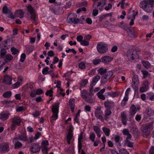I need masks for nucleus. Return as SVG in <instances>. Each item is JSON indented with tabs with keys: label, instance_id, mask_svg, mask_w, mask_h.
Wrapping results in <instances>:
<instances>
[{
	"label": "nucleus",
	"instance_id": "f257e3e1",
	"mask_svg": "<svg viewBox=\"0 0 154 154\" xmlns=\"http://www.w3.org/2000/svg\"><path fill=\"white\" fill-rule=\"evenodd\" d=\"M27 8L28 10V13L26 16V18L29 20H32L33 23H35L37 16L33 8L30 5H27Z\"/></svg>",
	"mask_w": 154,
	"mask_h": 154
},
{
	"label": "nucleus",
	"instance_id": "f03ea898",
	"mask_svg": "<svg viewBox=\"0 0 154 154\" xmlns=\"http://www.w3.org/2000/svg\"><path fill=\"white\" fill-rule=\"evenodd\" d=\"M59 103H57L53 105L52 107V111L53 114L50 119V121L52 123L58 119L59 113Z\"/></svg>",
	"mask_w": 154,
	"mask_h": 154
},
{
	"label": "nucleus",
	"instance_id": "7ed1b4c3",
	"mask_svg": "<svg viewBox=\"0 0 154 154\" xmlns=\"http://www.w3.org/2000/svg\"><path fill=\"white\" fill-rule=\"evenodd\" d=\"M153 129V125L149 124L143 125L141 127V131L143 132V136L146 138L149 135L150 131Z\"/></svg>",
	"mask_w": 154,
	"mask_h": 154
},
{
	"label": "nucleus",
	"instance_id": "20e7f679",
	"mask_svg": "<svg viewBox=\"0 0 154 154\" xmlns=\"http://www.w3.org/2000/svg\"><path fill=\"white\" fill-rule=\"evenodd\" d=\"M140 6L143 10L148 13H151L153 8V6L149 5L148 1H143L140 3Z\"/></svg>",
	"mask_w": 154,
	"mask_h": 154
},
{
	"label": "nucleus",
	"instance_id": "39448f33",
	"mask_svg": "<svg viewBox=\"0 0 154 154\" xmlns=\"http://www.w3.org/2000/svg\"><path fill=\"white\" fill-rule=\"evenodd\" d=\"M7 51L5 49H2L0 51L1 57L3 58L6 63L11 61L13 59V56L10 54H6Z\"/></svg>",
	"mask_w": 154,
	"mask_h": 154
},
{
	"label": "nucleus",
	"instance_id": "423d86ee",
	"mask_svg": "<svg viewBox=\"0 0 154 154\" xmlns=\"http://www.w3.org/2000/svg\"><path fill=\"white\" fill-rule=\"evenodd\" d=\"M97 51L100 53H105L108 50V45L104 42H99L97 46Z\"/></svg>",
	"mask_w": 154,
	"mask_h": 154
},
{
	"label": "nucleus",
	"instance_id": "0eeeda50",
	"mask_svg": "<svg viewBox=\"0 0 154 154\" xmlns=\"http://www.w3.org/2000/svg\"><path fill=\"white\" fill-rule=\"evenodd\" d=\"M127 56L130 61H132L139 58L138 54L133 49L129 50L127 51Z\"/></svg>",
	"mask_w": 154,
	"mask_h": 154
},
{
	"label": "nucleus",
	"instance_id": "6e6552de",
	"mask_svg": "<svg viewBox=\"0 0 154 154\" xmlns=\"http://www.w3.org/2000/svg\"><path fill=\"white\" fill-rule=\"evenodd\" d=\"M81 95L84 100L88 103H91L93 102V99L90 94L86 90H84L81 91Z\"/></svg>",
	"mask_w": 154,
	"mask_h": 154
},
{
	"label": "nucleus",
	"instance_id": "1a4fd4ad",
	"mask_svg": "<svg viewBox=\"0 0 154 154\" xmlns=\"http://www.w3.org/2000/svg\"><path fill=\"white\" fill-rule=\"evenodd\" d=\"M79 20L76 18V15L75 14L73 13L70 14L68 16L67 22L69 23H73L75 24L78 23Z\"/></svg>",
	"mask_w": 154,
	"mask_h": 154
},
{
	"label": "nucleus",
	"instance_id": "9d476101",
	"mask_svg": "<svg viewBox=\"0 0 154 154\" xmlns=\"http://www.w3.org/2000/svg\"><path fill=\"white\" fill-rule=\"evenodd\" d=\"M40 147L38 143H33L31 145L30 150L33 153H36L39 152L40 150Z\"/></svg>",
	"mask_w": 154,
	"mask_h": 154
},
{
	"label": "nucleus",
	"instance_id": "9b49d317",
	"mask_svg": "<svg viewBox=\"0 0 154 154\" xmlns=\"http://www.w3.org/2000/svg\"><path fill=\"white\" fill-rule=\"evenodd\" d=\"M139 84V81L137 77H134L132 79V86L134 91L138 90V86Z\"/></svg>",
	"mask_w": 154,
	"mask_h": 154
},
{
	"label": "nucleus",
	"instance_id": "f8f14e48",
	"mask_svg": "<svg viewBox=\"0 0 154 154\" xmlns=\"http://www.w3.org/2000/svg\"><path fill=\"white\" fill-rule=\"evenodd\" d=\"M9 150V147L7 143H3L0 145V152L5 153Z\"/></svg>",
	"mask_w": 154,
	"mask_h": 154
},
{
	"label": "nucleus",
	"instance_id": "ddd939ff",
	"mask_svg": "<svg viewBox=\"0 0 154 154\" xmlns=\"http://www.w3.org/2000/svg\"><path fill=\"white\" fill-rule=\"evenodd\" d=\"M103 112L101 110V107L100 106L98 107L96 110L95 112V115L96 116L98 119L100 120L101 121L104 120L102 116Z\"/></svg>",
	"mask_w": 154,
	"mask_h": 154
},
{
	"label": "nucleus",
	"instance_id": "4468645a",
	"mask_svg": "<svg viewBox=\"0 0 154 154\" xmlns=\"http://www.w3.org/2000/svg\"><path fill=\"white\" fill-rule=\"evenodd\" d=\"M137 12L135 11H133V14H130L128 17V19L129 20L131 19L129 25L130 26L133 25L134 23V21L135 18V16L137 14Z\"/></svg>",
	"mask_w": 154,
	"mask_h": 154
},
{
	"label": "nucleus",
	"instance_id": "2eb2a0df",
	"mask_svg": "<svg viewBox=\"0 0 154 154\" xmlns=\"http://www.w3.org/2000/svg\"><path fill=\"white\" fill-rule=\"evenodd\" d=\"M10 114L7 112H3L0 113V119L3 121L7 120Z\"/></svg>",
	"mask_w": 154,
	"mask_h": 154
},
{
	"label": "nucleus",
	"instance_id": "dca6fc26",
	"mask_svg": "<svg viewBox=\"0 0 154 154\" xmlns=\"http://www.w3.org/2000/svg\"><path fill=\"white\" fill-rule=\"evenodd\" d=\"M102 62L105 64H108L113 59L112 57L109 56H105L101 58Z\"/></svg>",
	"mask_w": 154,
	"mask_h": 154
},
{
	"label": "nucleus",
	"instance_id": "f3484780",
	"mask_svg": "<svg viewBox=\"0 0 154 154\" xmlns=\"http://www.w3.org/2000/svg\"><path fill=\"white\" fill-rule=\"evenodd\" d=\"M12 122L16 124L17 126H20L21 122V120L18 116H14L12 119Z\"/></svg>",
	"mask_w": 154,
	"mask_h": 154
},
{
	"label": "nucleus",
	"instance_id": "a211bd4d",
	"mask_svg": "<svg viewBox=\"0 0 154 154\" xmlns=\"http://www.w3.org/2000/svg\"><path fill=\"white\" fill-rule=\"evenodd\" d=\"M17 139L23 141H27L28 138L26 136V132L25 130H24V132L23 134H19L18 135Z\"/></svg>",
	"mask_w": 154,
	"mask_h": 154
},
{
	"label": "nucleus",
	"instance_id": "6ab92c4d",
	"mask_svg": "<svg viewBox=\"0 0 154 154\" xmlns=\"http://www.w3.org/2000/svg\"><path fill=\"white\" fill-rule=\"evenodd\" d=\"M12 79L11 77L8 75H5L4 77V82L6 84L11 85L12 84Z\"/></svg>",
	"mask_w": 154,
	"mask_h": 154
},
{
	"label": "nucleus",
	"instance_id": "aec40b11",
	"mask_svg": "<svg viewBox=\"0 0 154 154\" xmlns=\"http://www.w3.org/2000/svg\"><path fill=\"white\" fill-rule=\"evenodd\" d=\"M69 106L72 112L75 110V99L72 98L70 99L69 100Z\"/></svg>",
	"mask_w": 154,
	"mask_h": 154
},
{
	"label": "nucleus",
	"instance_id": "412c9836",
	"mask_svg": "<svg viewBox=\"0 0 154 154\" xmlns=\"http://www.w3.org/2000/svg\"><path fill=\"white\" fill-rule=\"evenodd\" d=\"M104 105L106 108L111 109L114 106V103L111 101H107L105 102Z\"/></svg>",
	"mask_w": 154,
	"mask_h": 154
},
{
	"label": "nucleus",
	"instance_id": "4be33fe9",
	"mask_svg": "<svg viewBox=\"0 0 154 154\" xmlns=\"http://www.w3.org/2000/svg\"><path fill=\"white\" fill-rule=\"evenodd\" d=\"M15 15L16 17L22 18L24 16V12L22 10L19 9L15 12Z\"/></svg>",
	"mask_w": 154,
	"mask_h": 154
},
{
	"label": "nucleus",
	"instance_id": "5701e85b",
	"mask_svg": "<svg viewBox=\"0 0 154 154\" xmlns=\"http://www.w3.org/2000/svg\"><path fill=\"white\" fill-rule=\"evenodd\" d=\"M100 79V76L99 75H97L93 78L91 83V86L93 87L95 86Z\"/></svg>",
	"mask_w": 154,
	"mask_h": 154
},
{
	"label": "nucleus",
	"instance_id": "b1692460",
	"mask_svg": "<svg viewBox=\"0 0 154 154\" xmlns=\"http://www.w3.org/2000/svg\"><path fill=\"white\" fill-rule=\"evenodd\" d=\"M105 89L103 88L97 93V95L98 97L103 100H104L105 99V96L103 95V94L105 92Z\"/></svg>",
	"mask_w": 154,
	"mask_h": 154
},
{
	"label": "nucleus",
	"instance_id": "393cba45",
	"mask_svg": "<svg viewBox=\"0 0 154 154\" xmlns=\"http://www.w3.org/2000/svg\"><path fill=\"white\" fill-rule=\"evenodd\" d=\"M131 137V136L129 135L128 137H127L125 141V145L130 147H133L134 143L133 142L130 141Z\"/></svg>",
	"mask_w": 154,
	"mask_h": 154
},
{
	"label": "nucleus",
	"instance_id": "a878e982",
	"mask_svg": "<svg viewBox=\"0 0 154 154\" xmlns=\"http://www.w3.org/2000/svg\"><path fill=\"white\" fill-rule=\"evenodd\" d=\"M154 114V111L151 109H146L144 113L145 116H151Z\"/></svg>",
	"mask_w": 154,
	"mask_h": 154
},
{
	"label": "nucleus",
	"instance_id": "bb28decb",
	"mask_svg": "<svg viewBox=\"0 0 154 154\" xmlns=\"http://www.w3.org/2000/svg\"><path fill=\"white\" fill-rule=\"evenodd\" d=\"M82 134H80L79 136L78 137V152H79L81 151V148L82 147Z\"/></svg>",
	"mask_w": 154,
	"mask_h": 154
},
{
	"label": "nucleus",
	"instance_id": "cd10ccee",
	"mask_svg": "<svg viewBox=\"0 0 154 154\" xmlns=\"http://www.w3.org/2000/svg\"><path fill=\"white\" fill-rule=\"evenodd\" d=\"M137 112V109L134 105H132L130 108V115L133 116Z\"/></svg>",
	"mask_w": 154,
	"mask_h": 154
},
{
	"label": "nucleus",
	"instance_id": "c85d7f7f",
	"mask_svg": "<svg viewBox=\"0 0 154 154\" xmlns=\"http://www.w3.org/2000/svg\"><path fill=\"white\" fill-rule=\"evenodd\" d=\"M17 139L15 138L13 140V143H14V147L15 149H18L22 145L21 143L17 142Z\"/></svg>",
	"mask_w": 154,
	"mask_h": 154
},
{
	"label": "nucleus",
	"instance_id": "c756f323",
	"mask_svg": "<svg viewBox=\"0 0 154 154\" xmlns=\"http://www.w3.org/2000/svg\"><path fill=\"white\" fill-rule=\"evenodd\" d=\"M141 72L143 75V79H145L147 77H148L149 79L152 78L150 76L151 74L147 70H142Z\"/></svg>",
	"mask_w": 154,
	"mask_h": 154
},
{
	"label": "nucleus",
	"instance_id": "7c9ffc66",
	"mask_svg": "<svg viewBox=\"0 0 154 154\" xmlns=\"http://www.w3.org/2000/svg\"><path fill=\"white\" fill-rule=\"evenodd\" d=\"M11 11L12 9L11 8H8L6 6H4L2 9V12L4 14L11 13Z\"/></svg>",
	"mask_w": 154,
	"mask_h": 154
},
{
	"label": "nucleus",
	"instance_id": "2f4dec72",
	"mask_svg": "<svg viewBox=\"0 0 154 154\" xmlns=\"http://www.w3.org/2000/svg\"><path fill=\"white\" fill-rule=\"evenodd\" d=\"M94 130L97 134V136L100 137L101 136V130L100 128L97 126L94 127Z\"/></svg>",
	"mask_w": 154,
	"mask_h": 154
},
{
	"label": "nucleus",
	"instance_id": "473e14b6",
	"mask_svg": "<svg viewBox=\"0 0 154 154\" xmlns=\"http://www.w3.org/2000/svg\"><path fill=\"white\" fill-rule=\"evenodd\" d=\"M106 4V2L105 1L99 2L97 5L98 8L100 10H103V7Z\"/></svg>",
	"mask_w": 154,
	"mask_h": 154
},
{
	"label": "nucleus",
	"instance_id": "72a5a7b5",
	"mask_svg": "<svg viewBox=\"0 0 154 154\" xmlns=\"http://www.w3.org/2000/svg\"><path fill=\"white\" fill-rule=\"evenodd\" d=\"M73 137L72 133L71 132H68L66 137L68 143L69 144H70V140Z\"/></svg>",
	"mask_w": 154,
	"mask_h": 154
},
{
	"label": "nucleus",
	"instance_id": "f704fd0d",
	"mask_svg": "<svg viewBox=\"0 0 154 154\" xmlns=\"http://www.w3.org/2000/svg\"><path fill=\"white\" fill-rule=\"evenodd\" d=\"M142 63L144 67L146 69L149 68L151 66L150 63L148 61H143L142 62Z\"/></svg>",
	"mask_w": 154,
	"mask_h": 154
},
{
	"label": "nucleus",
	"instance_id": "c9c22d12",
	"mask_svg": "<svg viewBox=\"0 0 154 154\" xmlns=\"http://www.w3.org/2000/svg\"><path fill=\"white\" fill-rule=\"evenodd\" d=\"M110 109L106 108L105 111V118L106 119H107L108 118V116L111 114V112Z\"/></svg>",
	"mask_w": 154,
	"mask_h": 154
},
{
	"label": "nucleus",
	"instance_id": "e433bc0d",
	"mask_svg": "<svg viewBox=\"0 0 154 154\" xmlns=\"http://www.w3.org/2000/svg\"><path fill=\"white\" fill-rule=\"evenodd\" d=\"M106 71V69L103 68H100L97 70L98 73L101 75L104 74Z\"/></svg>",
	"mask_w": 154,
	"mask_h": 154
},
{
	"label": "nucleus",
	"instance_id": "4c0bfd02",
	"mask_svg": "<svg viewBox=\"0 0 154 154\" xmlns=\"http://www.w3.org/2000/svg\"><path fill=\"white\" fill-rule=\"evenodd\" d=\"M102 130L106 136H109V135L110 130L109 128L104 127L102 128Z\"/></svg>",
	"mask_w": 154,
	"mask_h": 154
},
{
	"label": "nucleus",
	"instance_id": "58836bf2",
	"mask_svg": "<svg viewBox=\"0 0 154 154\" xmlns=\"http://www.w3.org/2000/svg\"><path fill=\"white\" fill-rule=\"evenodd\" d=\"M26 109L25 106H18L16 107V111L17 112H20L24 111Z\"/></svg>",
	"mask_w": 154,
	"mask_h": 154
},
{
	"label": "nucleus",
	"instance_id": "ea45409f",
	"mask_svg": "<svg viewBox=\"0 0 154 154\" xmlns=\"http://www.w3.org/2000/svg\"><path fill=\"white\" fill-rule=\"evenodd\" d=\"M101 61V60L100 59L97 58L92 60V63L94 65H96L99 64Z\"/></svg>",
	"mask_w": 154,
	"mask_h": 154
},
{
	"label": "nucleus",
	"instance_id": "a19ab883",
	"mask_svg": "<svg viewBox=\"0 0 154 154\" xmlns=\"http://www.w3.org/2000/svg\"><path fill=\"white\" fill-rule=\"evenodd\" d=\"M95 135L94 132L91 133L89 136V138L92 142H94L95 140Z\"/></svg>",
	"mask_w": 154,
	"mask_h": 154
},
{
	"label": "nucleus",
	"instance_id": "79ce46f5",
	"mask_svg": "<svg viewBox=\"0 0 154 154\" xmlns=\"http://www.w3.org/2000/svg\"><path fill=\"white\" fill-rule=\"evenodd\" d=\"M128 96L125 95L123 99L121 102V104L122 106H125L126 104V102L128 100Z\"/></svg>",
	"mask_w": 154,
	"mask_h": 154
},
{
	"label": "nucleus",
	"instance_id": "37998d69",
	"mask_svg": "<svg viewBox=\"0 0 154 154\" xmlns=\"http://www.w3.org/2000/svg\"><path fill=\"white\" fill-rule=\"evenodd\" d=\"M8 41H5L3 42L1 44L0 46L2 48H4L5 49H8V47L7 46Z\"/></svg>",
	"mask_w": 154,
	"mask_h": 154
},
{
	"label": "nucleus",
	"instance_id": "c03bdc74",
	"mask_svg": "<svg viewBox=\"0 0 154 154\" xmlns=\"http://www.w3.org/2000/svg\"><path fill=\"white\" fill-rule=\"evenodd\" d=\"M146 94L147 95V98L149 100L152 101L154 100V94L151 93H147Z\"/></svg>",
	"mask_w": 154,
	"mask_h": 154
},
{
	"label": "nucleus",
	"instance_id": "a18cd8bd",
	"mask_svg": "<svg viewBox=\"0 0 154 154\" xmlns=\"http://www.w3.org/2000/svg\"><path fill=\"white\" fill-rule=\"evenodd\" d=\"M49 68L48 67H46L44 68L42 70V73L45 75L47 74L48 72H51V71H49Z\"/></svg>",
	"mask_w": 154,
	"mask_h": 154
},
{
	"label": "nucleus",
	"instance_id": "49530a36",
	"mask_svg": "<svg viewBox=\"0 0 154 154\" xmlns=\"http://www.w3.org/2000/svg\"><path fill=\"white\" fill-rule=\"evenodd\" d=\"M119 154H129L126 149L122 148L119 150Z\"/></svg>",
	"mask_w": 154,
	"mask_h": 154
},
{
	"label": "nucleus",
	"instance_id": "de8ad7c7",
	"mask_svg": "<svg viewBox=\"0 0 154 154\" xmlns=\"http://www.w3.org/2000/svg\"><path fill=\"white\" fill-rule=\"evenodd\" d=\"M11 51L13 55H15L19 53V50L14 47L11 49Z\"/></svg>",
	"mask_w": 154,
	"mask_h": 154
},
{
	"label": "nucleus",
	"instance_id": "09e8293b",
	"mask_svg": "<svg viewBox=\"0 0 154 154\" xmlns=\"http://www.w3.org/2000/svg\"><path fill=\"white\" fill-rule=\"evenodd\" d=\"M79 67L81 69H85V63L83 62H81L79 64Z\"/></svg>",
	"mask_w": 154,
	"mask_h": 154
},
{
	"label": "nucleus",
	"instance_id": "8fccbe9b",
	"mask_svg": "<svg viewBox=\"0 0 154 154\" xmlns=\"http://www.w3.org/2000/svg\"><path fill=\"white\" fill-rule=\"evenodd\" d=\"M11 92L10 91H7L3 94V96L5 98L9 97L11 95Z\"/></svg>",
	"mask_w": 154,
	"mask_h": 154
},
{
	"label": "nucleus",
	"instance_id": "3c124183",
	"mask_svg": "<svg viewBox=\"0 0 154 154\" xmlns=\"http://www.w3.org/2000/svg\"><path fill=\"white\" fill-rule=\"evenodd\" d=\"M113 75V72L112 71H109L106 73L105 77L107 78V79H109Z\"/></svg>",
	"mask_w": 154,
	"mask_h": 154
},
{
	"label": "nucleus",
	"instance_id": "603ef678",
	"mask_svg": "<svg viewBox=\"0 0 154 154\" xmlns=\"http://www.w3.org/2000/svg\"><path fill=\"white\" fill-rule=\"evenodd\" d=\"M49 145V142L48 140L43 141L42 143V147H48L47 146Z\"/></svg>",
	"mask_w": 154,
	"mask_h": 154
},
{
	"label": "nucleus",
	"instance_id": "864d4df0",
	"mask_svg": "<svg viewBox=\"0 0 154 154\" xmlns=\"http://www.w3.org/2000/svg\"><path fill=\"white\" fill-rule=\"evenodd\" d=\"M122 133L124 135H127V137H128L129 135H130L131 136V135L129 133V132L128 129H123L122 131Z\"/></svg>",
	"mask_w": 154,
	"mask_h": 154
},
{
	"label": "nucleus",
	"instance_id": "5fc2aeb1",
	"mask_svg": "<svg viewBox=\"0 0 154 154\" xmlns=\"http://www.w3.org/2000/svg\"><path fill=\"white\" fill-rule=\"evenodd\" d=\"M34 46H31L29 48H26V50L29 53L32 52L34 50Z\"/></svg>",
	"mask_w": 154,
	"mask_h": 154
},
{
	"label": "nucleus",
	"instance_id": "6e6d98bb",
	"mask_svg": "<svg viewBox=\"0 0 154 154\" xmlns=\"http://www.w3.org/2000/svg\"><path fill=\"white\" fill-rule=\"evenodd\" d=\"M80 44L83 46H87L89 45V43L87 41L83 40L80 42Z\"/></svg>",
	"mask_w": 154,
	"mask_h": 154
},
{
	"label": "nucleus",
	"instance_id": "4d7b16f0",
	"mask_svg": "<svg viewBox=\"0 0 154 154\" xmlns=\"http://www.w3.org/2000/svg\"><path fill=\"white\" fill-rule=\"evenodd\" d=\"M26 57V55L25 54L23 53L20 56V61L21 62H23Z\"/></svg>",
	"mask_w": 154,
	"mask_h": 154
},
{
	"label": "nucleus",
	"instance_id": "13d9d810",
	"mask_svg": "<svg viewBox=\"0 0 154 154\" xmlns=\"http://www.w3.org/2000/svg\"><path fill=\"white\" fill-rule=\"evenodd\" d=\"M37 95H40L44 93V91L41 89L39 88L35 90Z\"/></svg>",
	"mask_w": 154,
	"mask_h": 154
},
{
	"label": "nucleus",
	"instance_id": "bf43d9fd",
	"mask_svg": "<svg viewBox=\"0 0 154 154\" xmlns=\"http://www.w3.org/2000/svg\"><path fill=\"white\" fill-rule=\"evenodd\" d=\"M111 13L108 14H106L104 15L101 16L100 17V21H102L103 19H104L107 16H111Z\"/></svg>",
	"mask_w": 154,
	"mask_h": 154
},
{
	"label": "nucleus",
	"instance_id": "052dcab7",
	"mask_svg": "<svg viewBox=\"0 0 154 154\" xmlns=\"http://www.w3.org/2000/svg\"><path fill=\"white\" fill-rule=\"evenodd\" d=\"M88 80L87 79H85L82 81L81 83V86L82 87H84L85 85L88 83Z\"/></svg>",
	"mask_w": 154,
	"mask_h": 154
},
{
	"label": "nucleus",
	"instance_id": "680f3d73",
	"mask_svg": "<svg viewBox=\"0 0 154 154\" xmlns=\"http://www.w3.org/2000/svg\"><path fill=\"white\" fill-rule=\"evenodd\" d=\"M52 93V89H51L49 91H48L45 93V94L49 96L50 97H51L53 96Z\"/></svg>",
	"mask_w": 154,
	"mask_h": 154
},
{
	"label": "nucleus",
	"instance_id": "e2e57ef3",
	"mask_svg": "<svg viewBox=\"0 0 154 154\" xmlns=\"http://www.w3.org/2000/svg\"><path fill=\"white\" fill-rule=\"evenodd\" d=\"M41 135V134L39 132H38L34 136L35 139V140H37L38 139L39 137Z\"/></svg>",
	"mask_w": 154,
	"mask_h": 154
},
{
	"label": "nucleus",
	"instance_id": "0e129e2a",
	"mask_svg": "<svg viewBox=\"0 0 154 154\" xmlns=\"http://www.w3.org/2000/svg\"><path fill=\"white\" fill-rule=\"evenodd\" d=\"M20 85V84L19 82H17L12 85V87L14 88H17Z\"/></svg>",
	"mask_w": 154,
	"mask_h": 154
},
{
	"label": "nucleus",
	"instance_id": "69168bd1",
	"mask_svg": "<svg viewBox=\"0 0 154 154\" xmlns=\"http://www.w3.org/2000/svg\"><path fill=\"white\" fill-rule=\"evenodd\" d=\"M74 129V128L72 125H70L67 127V130L68 132H71L72 133V131Z\"/></svg>",
	"mask_w": 154,
	"mask_h": 154
},
{
	"label": "nucleus",
	"instance_id": "338daca9",
	"mask_svg": "<svg viewBox=\"0 0 154 154\" xmlns=\"http://www.w3.org/2000/svg\"><path fill=\"white\" fill-rule=\"evenodd\" d=\"M37 95L35 90L32 91L30 94V95L32 97H34Z\"/></svg>",
	"mask_w": 154,
	"mask_h": 154
},
{
	"label": "nucleus",
	"instance_id": "774afa93",
	"mask_svg": "<svg viewBox=\"0 0 154 154\" xmlns=\"http://www.w3.org/2000/svg\"><path fill=\"white\" fill-rule=\"evenodd\" d=\"M148 89L146 88L143 86L140 88V91L141 93L145 92Z\"/></svg>",
	"mask_w": 154,
	"mask_h": 154
}]
</instances>
